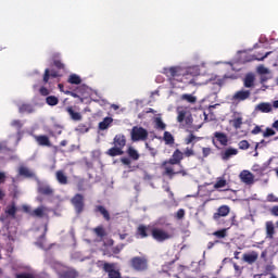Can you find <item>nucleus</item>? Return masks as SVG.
<instances>
[{"label":"nucleus","instance_id":"obj_20","mask_svg":"<svg viewBox=\"0 0 278 278\" xmlns=\"http://www.w3.org/2000/svg\"><path fill=\"white\" fill-rule=\"evenodd\" d=\"M243 86L244 88H255V75L247 74L243 79Z\"/></svg>","mask_w":278,"mask_h":278},{"label":"nucleus","instance_id":"obj_40","mask_svg":"<svg viewBox=\"0 0 278 278\" xmlns=\"http://www.w3.org/2000/svg\"><path fill=\"white\" fill-rule=\"evenodd\" d=\"M46 103L47 105L54 106L58 105V103H60V99H58V97L55 96H48L46 98Z\"/></svg>","mask_w":278,"mask_h":278},{"label":"nucleus","instance_id":"obj_61","mask_svg":"<svg viewBox=\"0 0 278 278\" xmlns=\"http://www.w3.org/2000/svg\"><path fill=\"white\" fill-rule=\"evenodd\" d=\"M122 164H124L125 166H129L131 164V160H129L128 157H123L121 160Z\"/></svg>","mask_w":278,"mask_h":278},{"label":"nucleus","instance_id":"obj_12","mask_svg":"<svg viewBox=\"0 0 278 278\" xmlns=\"http://www.w3.org/2000/svg\"><path fill=\"white\" fill-rule=\"evenodd\" d=\"M103 270L108 273L109 278H121V271L114 269V264L112 263H104Z\"/></svg>","mask_w":278,"mask_h":278},{"label":"nucleus","instance_id":"obj_21","mask_svg":"<svg viewBox=\"0 0 278 278\" xmlns=\"http://www.w3.org/2000/svg\"><path fill=\"white\" fill-rule=\"evenodd\" d=\"M216 140L219 141V144L222 147H227V144H229V138L227 137V135L225 132H219V131H216L214 134Z\"/></svg>","mask_w":278,"mask_h":278},{"label":"nucleus","instance_id":"obj_31","mask_svg":"<svg viewBox=\"0 0 278 278\" xmlns=\"http://www.w3.org/2000/svg\"><path fill=\"white\" fill-rule=\"evenodd\" d=\"M66 112L71 116L72 121H81L83 118L81 113L75 112V110H73V106H67Z\"/></svg>","mask_w":278,"mask_h":278},{"label":"nucleus","instance_id":"obj_58","mask_svg":"<svg viewBox=\"0 0 278 278\" xmlns=\"http://www.w3.org/2000/svg\"><path fill=\"white\" fill-rule=\"evenodd\" d=\"M270 55V52H266L265 55L263 56H254V60H257L258 62H263V60H266V58H268Z\"/></svg>","mask_w":278,"mask_h":278},{"label":"nucleus","instance_id":"obj_37","mask_svg":"<svg viewBox=\"0 0 278 278\" xmlns=\"http://www.w3.org/2000/svg\"><path fill=\"white\" fill-rule=\"evenodd\" d=\"M30 216H35L36 218H42V216H45V207L39 206L35 208L34 211H31Z\"/></svg>","mask_w":278,"mask_h":278},{"label":"nucleus","instance_id":"obj_6","mask_svg":"<svg viewBox=\"0 0 278 278\" xmlns=\"http://www.w3.org/2000/svg\"><path fill=\"white\" fill-rule=\"evenodd\" d=\"M150 231L153 240H155L156 242H166V240H170V238H173V236L168 233V231L162 228L152 227Z\"/></svg>","mask_w":278,"mask_h":278},{"label":"nucleus","instance_id":"obj_60","mask_svg":"<svg viewBox=\"0 0 278 278\" xmlns=\"http://www.w3.org/2000/svg\"><path fill=\"white\" fill-rule=\"evenodd\" d=\"M271 216H278V205H275L270 208Z\"/></svg>","mask_w":278,"mask_h":278},{"label":"nucleus","instance_id":"obj_51","mask_svg":"<svg viewBox=\"0 0 278 278\" xmlns=\"http://www.w3.org/2000/svg\"><path fill=\"white\" fill-rule=\"evenodd\" d=\"M268 73H270V71L266 66L260 65L257 67V74L258 75H268Z\"/></svg>","mask_w":278,"mask_h":278},{"label":"nucleus","instance_id":"obj_18","mask_svg":"<svg viewBox=\"0 0 278 278\" xmlns=\"http://www.w3.org/2000/svg\"><path fill=\"white\" fill-rule=\"evenodd\" d=\"M237 154H238V149H235V148H228L220 153L222 160H224L225 162H227V160H231V157H233V155H237Z\"/></svg>","mask_w":278,"mask_h":278},{"label":"nucleus","instance_id":"obj_34","mask_svg":"<svg viewBox=\"0 0 278 278\" xmlns=\"http://www.w3.org/2000/svg\"><path fill=\"white\" fill-rule=\"evenodd\" d=\"M67 83L75 86H79V84H81V77H79V75L77 74H72L68 76Z\"/></svg>","mask_w":278,"mask_h":278},{"label":"nucleus","instance_id":"obj_52","mask_svg":"<svg viewBox=\"0 0 278 278\" xmlns=\"http://www.w3.org/2000/svg\"><path fill=\"white\" fill-rule=\"evenodd\" d=\"M184 153V157H192L194 156V149L192 148H186Z\"/></svg>","mask_w":278,"mask_h":278},{"label":"nucleus","instance_id":"obj_26","mask_svg":"<svg viewBox=\"0 0 278 278\" xmlns=\"http://www.w3.org/2000/svg\"><path fill=\"white\" fill-rule=\"evenodd\" d=\"M38 192L45 197H51V194H53V189L49 185H40L38 187Z\"/></svg>","mask_w":278,"mask_h":278},{"label":"nucleus","instance_id":"obj_50","mask_svg":"<svg viewBox=\"0 0 278 278\" xmlns=\"http://www.w3.org/2000/svg\"><path fill=\"white\" fill-rule=\"evenodd\" d=\"M77 190H78V192H85V190H86V180L85 179H79L77 181Z\"/></svg>","mask_w":278,"mask_h":278},{"label":"nucleus","instance_id":"obj_10","mask_svg":"<svg viewBox=\"0 0 278 278\" xmlns=\"http://www.w3.org/2000/svg\"><path fill=\"white\" fill-rule=\"evenodd\" d=\"M87 87L85 85L79 86L76 88L75 91L65 90L64 94H67L70 97H73L74 99H79L80 103H84V92H86Z\"/></svg>","mask_w":278,"mask_h":278},{"label":"nucleus","instance_id":"obj_11","mask_svg":"<svg viewBox=\"0 0 278 278\" xmlns=\"http://www.w3.org/2000/svg\"><path fill=\"white\" fill-rule=\"evenodd\" d=\"M229 212H231L229 206L222 205L217 208V212L213 214V219L216 220V223H220V218L229 216Z\"/></svg>","mask_w":278,"mask_h":278},{"label":"nucleus","instance_id":"obj_54","mask_svg":"<svg viewBox=\"0 0 278 278\" xmlns=\"http://www.w3.org/2000/svg\"><path fill=\"white\" fill-rule=\"evenodd\" d=\"M39 93L41 94V97H49V94H51V91H49L47 87H40Z\"/></svg>","mask_w":278,"mask_h":278},{"label":"nucleus","instance_id":"obj_1","mask_svg":"<svg viewBox=\"0 0 278 278\" xmlns=\"http://www.w3.org/2000/svg\"><path fill=\"white\" fill-rule=\"evenodd\" d=\"M182 160L184 152H181V150L179 149H176L172 157L161 164V168H163V175L165 177H168V179H173L175 175H181V177H187L188 170L184 169V165H181Z\"/></svg>","mask_w":278,"mask_h":278},{"label":"nucleus","instance_id":"obj_62","mask_svg":"<svg viewBox=\"0 0 278 278\" xmlns=\"http://www.w3.org/2000/svg\"><path fill=\"white\" fill-rule=\"evenodd\" d=\"M103 255H105L106 257H112V255L114 254L112 253V250L105 249L103 250Z\"/></svg>","mask_w":278,"mask_h":278},{"label":"nucleus","instance_id":"obj_64","mask_svg":"<svg viewBox=\"0 0 278 278\" xmlns=\"http://www.w3.org/2000/svg\"><path fill=\"white\" fill-rule=\"evenodd\" d=\"M271 127L278 131V119L273 123Z\"/></svg>","mask_w":278,"mask_h":278},{"label":"nucleus","instance_id":"obj_42","mask_svg":"<svg viewBox=\"0 0 278 278\" xmlns=\"http://www.w3.org/2000/svg\"><path fill=\"white\" fill-rule=\"evenodd\" d=\"M5 214L12 216V218H16V205L12 204L7 206Z\"/></svg>","mask_w":278,"mask_h":278},{"label":"nucleus","instance_id":"obj_4","mask_svg":"<svg viewBox=\"0 0 278 278\" xmlns=\"http://www.w3.org/2000/svg\"><path fill=\"white\" fill-rule=\"evenodd\" d=\"M132 142H144L149 138V131L142 126H134L130 131Z\"/></svg>","mask_w":278,"mask_h":278},{"label":"nucleus","instance_id":"obj_14","mask_svg":"<svg viewBox=\"0 0 278 278\" xmlns=\"http://www.w3.org/2000/svg\"><path fill=\"white\" fill-rule=\"evenodd\" d=\"M11 127H14L15 129H17L16 131V137H17V143L20 140H23V131L21 129H23V122L21 119H13L11 122Z\"/></svg>","mask_w":278,"mask_h":278},{"label":"nucleus","instance_id":"obj_5","mask_svg":"<svg viewBox=\"0 0 278 278\" xmlns=\"http://www.w3.org/2000/svg\"><path fill=\"white\" fill-rule=\"evenodd\" d=\"M192 113L187 111L185 108L177 109V123L184 124L186 127H190L193 123Z\"/></svg>","mask_w":278,"mask_h":278},{"label":"nucleus","instance_id":"obj_43","mask_svg":"<svg viewBox=\"0 0 278 278\" xmlns=\"http://www.w3.org/2000/svg\"><path fill=\"white\" fill-rule=\"evenodd\" d=\"M195 140H201V138L194 136V134L190 132L186 138H185V143L186 144H192Z\"/></svg>","mask_w":278,"mask_h":278},{"label":"nucleus","instance_id":"obj_56","mask_svg":"<svg viewBox=\"0 0 278 278\" xmlns=\"http://www.w3.org/2000/svg\"><path fill=\"white\" fill-rule=\"evenodd\" d=\"M202 155L203 157H208V155H212V148H202Z\"/></svg>","mask_w":278,"mask_h":278},{"label":"nucleus","instance_id":"obj_27","mask_svg":"<svg viewBox=\"0 0 278 278\" xmlns=\"http://www.w3.org/2000/svg\"><path fill=\"white\" fill-rule=\"evenodd\" d=\"M20 114H34V105L29 103H23L18 106Z\"/></svg>","mask_w":278,"mask_h":278},{"label":"nucleus","instance_id":"obj_35","mask_svg":"<svg viewBox=\"0 0 278 278\" xmlns=\"http://www.w3.org/2000/svg\"><path fill=\"white\" fill-rule=\"evenodd\" d=\"M180 101H186L187 103H197V97L190 93H184L180 96Z\"/></svg>","mask_w":278,"mask_h":278},{"label":"nucleus","instance_id":"obj_17","mask_svg":"<svg viewBox=\"0 0 278 278\" xmlns=\"http://www.w3.org/2000/svg\"><path fill=\"white\" fill-rule=\"evenodd\" d=\"M136 238H149V226L147 225H139L137 227V231H136Z\"/></svg>","mask_w":278,"mask_h":278},{"label":"nucleus","instance_id":"obj_59","mask_svg":"<svg viewBox=\"0 0 278 278\" xmlns=\"http://www.w3.org/2000/svg\"><path fill=\"white\" fill-rule=\"evenodd\" d=\"M53 64H54V66H55L56 68H59V70L64 68V65H63L62 61H60V60H55V61L53 62Z\"/></svg>","mask_w":278,"mask_h":278},{"label":"nucleus","instance_id":"obj_19","mask_svg":"<svg viewBox=\"0 0 278 278\" xmlns=\"http://www.w3.org/2000/svg\"><path fill=\"white\" fill-rule=\"evenodd\" d=\"M257 257H260V254L252 251L251 253L243 254V262H247V264H255V262H257Z\"/></svg>","mask_w":278,"mask_h":278},{"label":"nucleus","instance_id":"obj_25","mask_svg":"<svg viewBox=\"0 0 278 278\" xmlns=\"http://www.w3.org/2000/svg\"><path fill=\"white\" fill-rule=\"evenodd\" d=\"M55 177L61 186H66L68 184V176L65 175L63 170H58Z\"/></svg>","mask_w":278,"mask_h":278},{"label":"nucleus","instance_id":"obj_48","mask_svg":"<svg viewBox=\"0 0 278 278\" xmlns=\"http://www.w3.org/2000/svg\"><path fill=\"white\" fill-rule=\"evenodd\" d=\"M238 147L241 151H247L250 147H251V143H249V141L247 140H241L239 143H238Z\"/></svg>","mask_w":278,"mask_h":278},{"label":"nucleus","instance_id":"obj_23","mask_svg":"<svg viewBox=\"0 0 278 278\" xmlns=\"http://www.w3.org/2000/svg\"><path fill=\"white\" fill-rule=\"evenodd\" d=\"M266 238L268 240L275 238V224L273 222H266Z\"/></svg>","mask_w":278,"mask_h":278},{"label":"nucleus","instance_id":"obj_38","mask_svg":"<svg viewBox=\"0 0 278 278\" xmlns=\"http://www.w3.org/2000/svg\"><path fill=\"white\" fill-rule=\"evenodd\" d=\"M127 154L131 160H140V154L138 153V151L136 149H134L132 147L128 148L127 150Z\"/></svg>","mask_w":278,"mask_h":278},{"label":"nucleus","instance_id":"obj_3","mask_svg":"<svg viewBox=\"0 0 278 278\" xmlns=\"http://www.w3.org/2000/svg\"><path fill=\"white\" fill-rule=\"evenodd\" d=\"M126 144L127 137H125V135H115L113 139V148L106 151V155H110V157H117L118 155H123V153H125L123 149H125Z\"/></svg>","mask_w":278,"mask_h":278},{"label":"nucleus","instance_id":"obj_49","mask_svg":"<svg viewBox=\"0 0 278 278\" xmlns=\"http://www.w3.org/2000/svg\"><path fill=\"white\" fill-rule=\"evenodd\" d=\"M232 127L235 129H240L242 127V117H236L232 119Z\"/></svg>","mask_w":278,"mask_h":278},{"label":"nucleus","instance_id":"obj_22","mask_svg":"<svg viewBox=\"0 0 278 278\" xmlns=\"http://www.w3.org/2000/svg\"><path fill=\"white\" fill-rule=\"evenodd\" d=\"M50 77L55 79L56 77H60V74L56 71L46 68L43 74V84H49Z\"/></svg>","mask_w":278,"mask_h":278},{"label":"nucleus","instance_id":"obj_24","mask_svg":"<svg viewBox=\"0 0 278 278\" xmlns=\"http://www.w3.org/2000/svg\"><path fill=\"white\" fill-rule=\"evenodd\" d=\"M256 110H258V112H262L263 114H268L273 112V104L268 102H262L256 106Z\"/></svg>","mask_w":278,"mask_h":278},{"label":"nucleus","instance_id":"obj_16","mask_svg":"<svg viewBox=\"0 0 278 278\" xmlns=\"http://www.w3.org/2000/svg\"><path fill=\"white\" fill-rule=\"evenodd\" d=\"M94 214H101V216H103L104 220L110 222L111 217H110V212L108 211V208H105V206L103 205H96L93 208Z\"/></svg>","mask_w":278,"mask_h":278},{"label":"nucleus","instance_id":"obj_15","mask_svg":"<svg viewBox=\"0 0 278 278\" xmlns=\"http://www.w3.org/2000/svg\"><path fill=\"white\" fill-rule=\"evenodd\" d=\"M240 179L243 184H247V186H251L255 179V176H253L249 170H243L240 174Z\"/></svg>","mask_w":278,"mask_h":278},{"label":"nucleus","instance_id":"obj_2","mask_svg":"<svg viewBox=\"0 0 278 278\" xmlns=\"http://www.w3.org/2000/svg\"><path fill=\"white\" fill-rule=\"evenodd\" d=\"M164 75L173 84V81H184V77H197L199 75V67H181V66H172L163 68Z\"/></svg>","mask_w":278,"mask_h":278},{"label":"nucleus","instance_id":"obj_53","mask_svg":"<svg viewBox=\"0 0 278 278\" xmlns=\"http://www.w3.org/2000/svg\"><path fill=\"white\" fill-rule=\"evenodd\" d=\"M186 216V210L179 208L176 213V218L177 220H181Z\"/></svg>","mask_w":278,"mask_h":278},{"label":"nucleus","instance_id":"obj_55","mask_svg":"<svg viewBox=\"0 0 278 278\" xmlns=\"http://www.w3.org/2000/svg\"><path fill=\"white\" fill-rule=\"evenodd\" d=\"M113 255H118L123 251V245H116L111 249Z\"/></svg>","mask_w":278,"mask_h":278},{"label":"nucleus","instance_id":"obj_39","mask_svg":"<svg viewBox=\"0 0 278 278\" xmlns=\"http://www.w3.org/2000/svg\"><path fill=\"white\" fill-rule=\"evenodd\" d=\"M154 125H155V129H160L161 131H164V129H166V125L162 121V117H155Z\"/></svg>","mask_w":278,"mask_h":278},{"label":"nucleus","instance_id":"obj_7","mask_svg":"<svg viewBox=\"0 0 278 278\" xmlns=\"http://www.w3.org/2000/svg\"><path fill=\"white\" fill-rule=\"evenodd\" d=\"M71 203L74 206L76 214H81L84 212V208L86 207L84 194L81 193H76L72 198Z\"/></svg>","mask_w":278,"mask_h":278},{"label":"nucleus","instance_id":"obj_8","mask_svg":"<svg viewBox=\"0 0 278 278\" xmlns=\"http://www.w3.org/2000/svg\"><path fill=\"white\" fill-rule=\"evenodd\" d=\"M251 99V90L241 89L233 93L231 101L233 103H242V101H247Z\"/></svg>","mask_w":278,"mask_h":278},{"label":"nucleus","instance_id":"obj_63","mask_svg":"<svg viewBox=\"0 0 278 278\" xmlns=\"http://www.w3.org/2000/svg\"><path fill=\"white\" fill-rule=\"evenodd\" d=\"M5 179H7L5 173L0 172V184H5Z\"/></svg>","mask_w":278,"mask_h":278},{"label":"nucleus","instance_id":"obj_41","mask_svg":"<svg viewBox=\"0 0 278 278\" xmlns=\"http://www.w3.org/2000/svg\"><path fill=\"white\" fill-rule=\"evenodd\" d=\"M226 79H238V76L236 74H225L223 78L217 79L218 86H223Z\"/></svg>","mask_w":278,"mask_h":278},{"label":"nucleus","instance_id":"obj_36","mask_svg":"<svg viewBox=\"0 0 278 278\" xmlns=\"http://www.w3.org/2000/svg\"><path fill=\"white\" fill-rule=\"evenodd\" d=\"M93 233H96L98 238H105V236H108V232L105 231V228H103V226L96 227L93 229Z\"/></svg>","mask_w":278,"mask_h":278},{"label":"nucleus","instance_id":"obj_44","mask_svg":"<svg viewBox=\"0 0 278 278\" xmlns=\"http://www.w3.org/2000/svg\"><path fill=\"white\" fill-rule=\"evenodd\" d=\"M15 278H38V275L34 273H21V274H16Z\"/></svg>","mask_w":278,"mask_h":278},{"label":"nucleus","instance_id":"obj_30","mask_svg":"<svg viewBox=\"0 0 278 278\" xmlns=\"http://www.w3.org/2000/svg\"><path fill=\"white\" fill-rule=\"evenodd\" d=\"M79 273L75 269H66L61 273V278H78Z\"/></svg>","mask_w":278,"mask_h":278},{"label":"nucleus","instance_id":"obj_47","mask_svg":"<svg viewBox=\"0 0 278 278\" xmlns=\"http://www.w3.org/2000/svg\"><path fill=\"white\" fill-rule=\"evenodd\" d=\"M275 134H277V132L275 131V129H273V128H270V127H267V128L265 129V131H263V138H270V137L275 136Z\"/></svg>","mask_w":278,"mask_h":278},{"label":"nucleus","instance_id":"obj_45","mask_svg":"<svg viewBox=\"0 0 278 278\" xmlns=\"http://www.w3.org/2000/svg\"><path fill=\"white\" fill-rule=\"evenodd\" d=\"M213 236H215V238H219V239L227 238V229L224 228V229L217 230V231L213 232Z\"/></svg>","mask_w":278,"mask_h":278},{"label":"nucleus","instance_id":"obj_13","mask_svg":"<svg viewBox=\"0 0 278 278\" xmlns=\"http://www.w3.org/2000/svg\"><path fill=\"white\" fill-rule=\"evenodd\" d=\"M34 138H35V142H37L39 147H51V139H49V136L35 135Z\"/></svg>","mask_w":278,"mask_h":278},{"label":"nucleus","instance_id":"obj_28","mask_svg":"<svg viewBox=\"0 0 278 278\" xmlns=\"http://www.w3.org/2000/svg\"><path fill=\"white\" fill-rule=\"evenodd\" d=\"M114 123V118L112 117H104L102 122L99 123L100 131H105Z\"/></svg>","mask_w":278,"mask_h":278},{"label":"nucleus","instance_id":"obj_57","mask_svg":"<svg viewBox=\"0 0 278 278\" xmlns=\"http://www.w3.org/2000/svg\"><path fill=\"white\" fill-rule=\"evenodd\" d=\"M252 136H257V134H262V126H255L252 130H251Z\"/></svg>","mask_w":278,"mask_h":278},{"label":"nucleus","instance_id":"obj_46","mask_svg":"<svg viewBox=\"0 0 278 278\" xmlns=\"http://www.w3.org/2000/svg\"><path fill=\"white\" fill-rule=\"evenodd\" d=\"M225 186H227V180H225V178H219L215 182L214 188H215V190H218L219 188H225Z\"/></svg>","mask_w":278,"mask_h":278},{"label":"nucleus","instance_id":"obj_9","mask_svg":"<svg viewBox=\"0 0 278 278\" xmlns=\"http://www.w3.org/2000/svg\"><path fill=\"white\" fill-rule=\"evenodd\" d=\"M130 266L138 271L147 270V258L135 256L130 260Z\"/></svg>","mask_w":278,"mask_h":278},{"label":"nucleus","instance_id":"obj_33","mask_svg":"<svg viewBox=\"0 0 278 278\" xmlns=\"http://www.w3.org/2000/svg\"><path fill=\"white\" fill-rule=\"evenodd\" d=\"M163 140L165 142V144H175V137L173 136V134H170V131H165L163 135Z\"/></svg>","mask_w":278,"mask_h":278},{"label":"nucleus","instance_id":"obj_29","mask_svg":"<svg viewBox=\"0 0 278 278\" xmlns=\"http://www.w3.org/2000/svg\"><path fill=\"white\" fill-rule=\"evenodd\" d=\"M18 175L21 177H26L27 179H31V177H35L34 172L29 170V168H27L25 166H21L18 168Z\"/></svg>","mask_w":278,"mask_h":278},{"label":"nucleus","instance_id":"obj_32","mask_svg":"<svg viewBox=\"0 0 278 278\" xmlns=\"http://www.w3.org/2000/svg\"><path fill=\"white\" fill-rule=\"evenodd\" d=\"M252 172L255 173L258 177H264V173H266V167L255 164L252 166Z\"/></svg>","mask_w":278,"mask_h":278}]
</instances>
